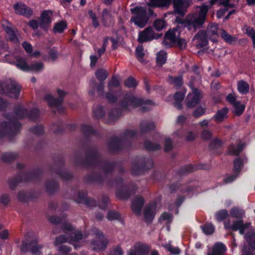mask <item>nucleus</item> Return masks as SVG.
I'll return each instance as SVG.
<instances>
[{
  "label": "nucleus",
  "mask_w": 255,
  "mask_h": 255,
  "mask_svg": "<svg viewBox=\"0 0 255 255\" xmlns=\"http://www.w3.org/2000/svg\"><path fill=\"white\" fill-rule=\"evenodd\" d=\"M228 112V110L226 108H224L219 111L214 116L215 120L218 122H222L224 119L227 117Z\"/></svg>",
  "instance_id": "bb28decb"
},
{
  "label": "nucleus",
  "mask_w": 255,
  "mask_h": 255,
  "mask_svg": "<svg viewBox=\"0 0 255 255\" xmlns=\"http://www.w3.org/2000/svg\"><path fill=\"white\" fill-rule=\"evenodd\" d=\"M13 157L11 153H4L2 156V159L5 162L10 161Z\"/></svg>",
  "instance_id": "13d9d810"
},
{
  "label": "nucleus",
  "mask_w": 255,
  "mask_h": 255,
  "mask_svg": "<svg viewBox=\"0 0 255 255\" xmlns=\"http://www.w3.org/2000/svg\"><path fill=\"white\" fill-rule=\"evenodd\" d=\"M179 37L180 31L178 28L170 29L165 33L162 41V44L165 47H172Z\"/></svg>",
  "instance_id": "39448f33"
},
{
  "label": "nucleus",
  "mask_w": 255,
  "mask_h": 255,
  "mask_svg": "<svg viewBox=\"0 0 255 255\" xmlns=\"http://www.w3.org/2000/svg\"><path fill=\"white\" fill-rule=\"evenodd\" d=\"M175 10L181 13L187 6V0H172Z\"/></svg>",
  "instance_id": "412c9836"
},
{
  "label": "nucleus",
  "mask_w": 255,
  "mask_h": 255,
  "mask_svg": "<svg viewBox=\"0 0 255 255\" xmlns=\"http://www.w3.org/2000/svg\"><path fill=\"white\" fill-rule=\"evenodd\" d=\"M5 31L7 33V36L9 39L13 43H16L18 41V33L15 32L11 28L6 27Z\"/></svg>",
  "instance_id": "b1692460"
},
{
  "label": "nucleus",
  "mask_w": 255,
  "mask_h": 255,
  "mask_svg": "<svg viewBox=\"0 0 255 255\" xmlns=\"http://www.w3.org/2000/svg\"><path fill=\"white\" fill-rule=\"evenodd\" d=\"M102 20L105 25H109L113 22V18L110 11L107 9L103 11Z\"/></svg>",
  "instance_id": "a878e982"
},
{
  "label": "nucleus",
  "mask_w": 255,
  "mask_h": 255,
  "mask_svg": "<svg viewBox=\"0 0 255 255\" xmlns=\"http://www.w3.org/2000/svg\"><path fill=\"white\" fill-rule=\"evenodd\" d=\"M172 82L175 86H180L182 84V80L180 77L173 78Z\"/></svg>",
  "instance_id": "052dcab7"
},
{
  "label": "nucleus",
  "mask_w": 255,
  "mask_h": 255,
  "mask_svg": "<svg viewBox=\"0 0 255 255\" xmlns=\"http://www.w3.org/2000/svg\"><path fill=\"white\" fill-rule=\"evenodd\" d=\"M18 126L19 124L12 120H10L8 124L5 122L1 123L0 124V136L6 133L9 129H12Z\"/></svg>",
  "instance_id": "dca6fc26"
},
{
  "label": "nucleus",
  "mask_w": 255,
  "mask_h": 255,
  "mask_svg": "<svg viewBox=\"0 0 255 255\" xmlns=\"http://www.w3.org/2000/svg\"><path fill=\"white\" fill-rule=\"evenodd\" d=\"M225 227L227 229H232L234 230H239L240 233L241 234H243L245 229L247 227V225H244L242 221H239L235 222L232 226H230L227 223H225Z\"/></svg>",
  "instance_id": "a211bd4d"
},
{
  "label": "nucleus",
  "mask_w": 255,
  "mask_h": 255,
  "mask_svg": "<svg viewBox=\"0 0 255 255\" xmlns=\"http://www.w3.org/2000/svg\"><path fill=\"white\" fill-rule=\"evenodd\" d=\"M166 250L170 252L171 254L177 255L180 253V250L177 247H172L170 244H167L164 246Z\"/></svg>",
  "instance_id": "49530a36"
},
{
  "label": "nucleus",
  "mask_w": 255,
  "mask_h": 255,
  "mask_svg": "<svg viewBox=\"0 0 255 255\" xmlns=\"http://www.w3.org/2000/svg\"><path fill=\"white\" fill-rule=\"evenodd\" d=\"M228 215L227 210H222L216 213V217L218 221H221L225 219Z\"/></svg>",
  "instance_id": "ea45409f"
},
{
  "label": "nucleus",
  "mask_w": 255,
  "mask_h": 255,
  "mask_svg": "<svg viewBox=\"0 0 255 255\" xmlns=\"http://www.w3.org/2000/svg\"><path fill=\"white\" fill-rule=\"evenodd\" d=\"M77 196L75 198V200L77 202H81L85 198V194L82 192H78Z\"/></svg>",
  "instance_id": "0e129e2a"
},
{
  "label": "nucleus",
  "mask_w": 255,
  "mask_h": 255,
  "mask_svg": "<svg viewBox=\"0 0 255 255\" xmlns=\"http://www.w3.org/2000/svg\"><path fill=\"white\" fill-rule=\"evenodd\" d=\"M167 59L166 53L163 50H161L157 53L156 55V61L158 64L163 65L165 63Z\"/></svg>",
  "instance_id": "2f4dec72"
},
{
  "label": "nucleus",
  "mask_w": 255,
  "mask_h": 255,
  "mask_svg": "<svg viewBox=\"0 0 255 255\" xmlns=\"http://www.w3.org/2000/svg\"><path fill=\"white\" fill-rule=\"evenodd\" d=\"M155 214V206L152 204L146 206L144 211V217L146 222H150L154 218Z\"/></svg>",
  "instance_id": "2eb2a0df"
},
{
  "label": "nucleus",
  "mask_w": 255,
  "mask_h": 255,
  "mask_svg": "<svg viewBox=\"0 0 255 255\" xmlns=\"http://www.w3.org/2000/svg\"><path fill=\"white\" fill-rule=\"evenodd\" d=\"M227 100L232 104L235 110L234 113L238 115H241L245 110V106L241 104L240 102L237 101V98L235 94H230L226 98Z\"/></svg>",
  "instance_id": "1a4fd4ad"
},
{
  "label": "nucleus",
  "mask_w": 255,
  "mask_h": 255,
  "mask_svg": "<svg viewBox=\"0 0 255 255\" xmlns=\"http://www.w3.org/2000/svg\"><path fill=\"white\" fill-rule=\"evenodd\" d=\"M40 21H37L36 20H31L29 22V25L33 29H36L39 26Z\"/></svg>",
  "instance_id": "e2e57ef3"
},
{
  "label": "nucleus",
  "mask_w": 255,
  "mask_h": 255,
  "mask_svg": "<svg viewBox=\"0 0 255 255\" xmlns=\"http://www.w3.org/2000/svg\"><path fill=\"white\" fill-rule=\"evenodd\" d=\"M243 144L240 143L237 145H231L228 149V152L230 154L238 155L243 149Z\"/></svg>",
  "instance_id": "cd10ccee"
},
{
  "label": "nucleus",
  "mask_w": 255,
  "mask_h": 255,
  "mask_svg": "<svg viewBox=\"0 0 255 255\" xmlns=\"http://www.w3.org/2000/svg\"><path fill=\"white\" fill-rule=\"evenodd\" d=\"M147 250L144 248L138 250H130L128 255H146Z\"/></svg>",
  "instance_id": "4c0bfd02"
},
{
  "label": "nucleus",
  "mask_w": 255,
  "mask_h": 255,
  "mask_svg": "<svg viewBox=\"0 0 255 255\" xmlns=\"http://www.w3.org/2000/svg\"><path fill=\"white\" fill-rule=\"evenodd\" d=\"M218 30L217 25L212 23L207 28V32H206V35L210 37L211 40L215 41V38L218 37Z\"/></svg>",
  "instance_id": "f3484780"
},
{
  "label": "nucleus",
  "mask_w": 255,
  "mask_h": 255,
  "mask_svg": "<svg viewBox=\"0 0 255 255\" xmlns=\"http://www.w3.org/2000/svg\"><path fill=\"white\" fill-rule=\"evenodd\" d=\"M21 89L20 86L15 83H11L9 87V92H8L9 94V96L12 98H16L20 92Z\"/></svg>",
  "instance_id": "4be33fe9"
},
{
  "label": "nucleus",
  "mask_w": 255,
  "mask_h": 255,
  "mask_svg": "<svg viewBox=\"0 0 255 255\" xmlns=\"http://www.w3.org/2000/svg\"><path fill=\"white\" fill-rule=\"evenodd\" d=\"M196 134L192 131H188L186 135V139L188 141H191L195 138Z\"/></svg>",
  "instance_id": "680f3d73"
},
{
  "label": "nucleus",
  "mask_w": 255,
  "mask_h": 255,
  "mask_svg": "<svg viewBox=\"0 0 255 255\" xmlns=\"http://www.w3.org/2000/svg\"><path fill=\"white\" fill-rule=\"evenodd\" d=\"M67 27V23L64 21H59L55 24L53 30L54 33H61Z\"/></svg>",
  "instance_id": "c85d7f7f"
},
{
  "label": "nucleus",
  "mask_w": 255,
  "mask_h": 255,
  "mask_svg": "<svg viewBox=\"0 0 255 255\" xmlns=\"http://www.w3.org/2000/svg\"><path fill=\"white\" fill-rule=\"evenodd\" d=\"M231 216L235 218H241L244 214L242 210L238 208H234L232 209L230 212Z\"/></svg>",
  "instance_id": "a18cd8bd"
},
{
  "label": "nucleus",
  "mask_w": 255,
  "mask_h": 255,
  "mask_svg": "<svg viewBox=\"0 0 255 255\" xmlns=\"http://www.w3.org/2000/svg\"><path fill=\"white\" fill-rule=\"evenodd\" d=\"M226 251V248L222 243H217L214 247L213 251L208 253V255H223Z\"/></svg>",
  "instance_id": "6ab92c4d"
},
{
  "label": "nucleus",
  "mask_w": 255,
  "mask_h": 255,
  "mask_svg": "<svg viewBox=\"0 0 255 255\" xmlns=\"http://www.w3.org/2000/svg\"><path fill=\"white\" fill-rule=\"evenodd\" d=\"M208 10L206 5L199 7L198 12L187 16L184 21V26L189 30H195L200 27L205 21Z\"/></svg>",
  "instance_id": "f03ea898"
},
{
  "label": "nucleus",
  "mask_w": 255,
  "mask_h": 255,
  "mask_svg": "<svg viewBox=\"0 0 255 255\" xmlns=\"http://www.w3.org/2000/svg\"><path fill=\"white\" fill-rule=\"evenodd\" d=\"M53 13L50 10H46L42 12L40 19V27L47 30L52 21Z\"/></svg>",
  "instance_id": "9d476101"
},
{
  "label": "nucleus",
  "mask_w": 255,
  "mask_h": 255,
  "mask_svg": "<svg viewBox=\"0 0 255 255\" xmlns=\"http://www.w3.org/2000/svg\"><path fill=\"white\" fill-rule=\"evenodd\" d=\"M206 108L204 106H200L193 112V116L196 118H199L205 113Z\"/></svg>",
  "instance_id": "c9c22d12"
},
{
  "label": "nucleus",
  "mask_w": 255,
  "mask_h": 255,
  "mask_svg": "<svg viewBox=\"0 0 255 255\" xmlns=\"http://www.w3.org/2000/svg\"><path fill=\"white\" fill-rule=\"evenodd\" d=\"M201 136L203 139L208 140L211 137V133L208 130H204L202 132Z\"/></svg>",
  "instance_id": "6e6d98bb"
},
{
  "label": "nucleus",
  "mask_w": 255,
  "mask_h": 255,
  "mask_svg": "<svg viewBox=\"0 0 255 255\" xmlns=\"http://www.w3.org/2000/svg\"><path fill=\"white\" fill-rule=\"evenodd\" d=\"M154 32L150 27L145 29L139 32L138 40L140 42H145L154 38Z\"/></svg>",
  "instance_id": "f8f14e48"
},
{
  "label": "nucleus",
  "mask_w": 255,
  "mask_h": 255,
  "mask_svg": "<svg viewBox=\"0 0 255 255\" xmlns=\"http://www.w3.org/2000/svg\"><path fill=\"white\" fill-rule=\"evenodd\" d=\"M143 104V101L132 95L126 97L122 103V108L128 110Z\"/></svg>",
  "instance_id": "423d86ee"
},
{
  "label": "nucleus",
  "mask_w": 255,
  "mask_h": 255,
  "mask_svg": "<svg viewBox=\"0 0 255 255\" xmlns=\"http://www.w3.org/2000/svg\"><path fill=\"white\" fill-rule=\"evenodd\" d=\"M96 76L100 81H104L107 78L108 73L104 69H99L96 72Z\"/></svg>",
  "instance_id": "e433bc0d"
},
{
  "label": "nucleus",
  "mask_w": 255,
  "mask_h": 255,
  "mask_svg": "<svg viewBox=\"0 0 255 255\" xmlns=\"http://www.w3.org/2000/svg\"><path fill=\"white\" fill-rule=\"evenodd\" d=\"M165 150L169 151L172 148V144L171 139L169 138H166L165 141Z\"/></svg>",
  "instance_id": "5fc2aeb1"
},
{
  "label": "nucleus",
  "mask_w": 255,
  "mask_h": 255,
  "mask_svg": "<svg viewBox=\"0 0 255 255\" xmlns=\"http://www.w3.org/2000/svg\"><path fill=\"white\" fill-rule=\"evenodd\" d=\"M31 251L33 254H37L40 253L42 246L37 245L35 242H32L30 244Z\"/></svg>",
  "instance_id": "37998d69"
},
{
  "label": "nucleus",
  "mask_w": 255,
  "mask_h": 255,
  "mask_svg": "<svg viewBox=\"0 0 255 255\" xmlns=\"http://www.w3.org/2000/svg\"><path fill=\"white\" fill-rule=\"evenodd\" d=\"M22 45L23 47L27 53H31L32 51V47L31 45L26 42H24L23 43Z\"/></svg>",
  "instance_id": "774afa93"
},
{
  "label": "nucleus",
  "mask_w": 255,
  "mask_h": 255,
  "mask_svg": "<svg viewBox=\"0 0 255 255\" xmlns=\"http://www.w3.org/2000/svg\"><path fill=\"white\" fill-rule=\"evenodd\" d=\"M227 7H225L223 9H220L217 11V16L218 18H221L227 11Z\"/></svg>",
  "instance_id": "69168bd1"
},
{
  "label": "nucleus",
  "mask_w": 255,
  "mask_h": 255,
  "mask_svg": "<svg viewBox=\"0 0 255 255\" xmlns=\"http://www.w3.org/2000/svg\"><path fill=\"white\" fill-rule=\"evenodd\" d=\"M59 98H55L51 94H47L44 97L45 101L47 103L49 107L53 111L58 110L62 103V98L65 96L66 93L60 89L57 90Z\"/></svg>",
  "instance_id": "20e7f679"
},
{
  "label": "nucleus",
  "mask_w": 255,
  "mask_h": 255,
  "mask_svg": "<svg viewBox=\"0 0 255 255\" xmlns=\"http://www.w3.org/2000/svg\"><path fill=\"white\" fill-rule=\"evenodd\" d=\"M172 217L171 214L164 213L160 217V221L163 223H169L172 221Z\"/></svg>",
  "instance_id": "a19ab883"
},
{
  "label": "nucleus",
  "mask_w": 255,
  "mask_h": 255,
  "mask_svg": "<svg viewBox=\"0 0 255 255\" xmlns=\"http://www.w3.org/2000/svg\"><path fill=\"white\" fill-rule=\"evenodd\" d=\"M15 13L25 16H28L32 14V10L22 3L15 4L14 5Z\"/></svg>",
  "instance_id": "4468645a"
},
{
  "label": "nucleus",
  "mask_w": 255,
  "mask_h": 255,
  "mask_svg": "<svg viewBox=\"0 0 255 255\" xmlns=\"http://www.w3.org/2000/svg\"><path fill=\"white\" fill-rule=\"evenodd\" d=\"M89 13L90 17L92 19V23L93 25L95 27H97L99 25V23L97 20L95 14L92 11H90Z\"/></svg>",
  "instance_id": "bf43d9fd"
},
{
  "label": "nucleus",
  "mask_w": 255,
  "mask_h": 255,
  "mask_svg": "<svg viewBox=\"0 0 255 255\" xmlns=\"http://www.w3.org/2000/svg\"><path fill=\"white\" fill-rule=\"evenodd\" d=\"M171 0H146L147 4L150 6L163 7L168 5Z\"/></svg>",
  "instance_id": "aec40b11"
},
{
  "label": "nucleus",
  "mask_w": 255,
  "mask_h": 255,
  "mask_svg": "<svg viewBox=\"0 0 255 255\" xmlns=\"http://www.w3.org/2000/svg\"><path fill=\"white\" fill-rule=\"evenodd\" d=\"M246 159L243 160L241 158H238L234 161V171L235 172H239L241 167H242L243 163L245 162Z\"/></svg>",
  "instance_id": "c03bdc74"
},
{
  "label": "nucleus",
  "mask_w": 255,
  "mask_h": 255,
  "mask_svg": "<svg viewBox=\"0 0 255 255\" xmlns=\"http://www.w3.org/2000/svg\"><path fill=\"white\" fill-rule=\"evenodd\" d=\"M119 214L115 211H110L108 214V218L111 220L117 219L119 217Z\"/></svg>",
  "instance_id": "603ef678"
},
{
  "label": "nucleus",
  "mask_w": 255,
  "mask_h": 255,
  "mask_svg": "<svg viewBox=\"0 0 255 255\" xmlns=\"http://www.w3.org/2000/svg\"><path fill=\"white\" fill-rule=\"evenodd\" d=\"M94 114L97 118H102L104 115L103 108L101 107H98L95 110H94Z\"/></svg>",
  "instance_id": "09e8293b"
},
{
  "label": "nucleus",
  "mask_w": 255,
  "mask_h": 255,
  "mask_svg": "<svg viewBox=\"0 0 255 255\" xmlns=\"http://www.w3.org/2000/svg\"><path fill=\"white\" fill-rule=\"evenodd\" d=\"M173 46H175L181 49H184L186 47V41L185 39L179 37Z\"/></svg>",
  "instance_id": "de8ad7c7"
},
{
  "label": "nucleus",
  "mask_w": 255,
  "mask_h": 255,
  "mask_svg": "<svg viewBox=\"0 0 255 255\" xmlns=\"http://www.w3.org/2000/svg\"><path fill=\"white\" fill-rule=\"evenodd\" d=\"M153 26L156 30L160 31L165 28L166 24L164 20L158 19L154 21Z\"/></svg>",
  "instance_id": "72a5a7b5"
},
{
  "label": "nucleus",
  "mask_w": 255,
  "mask_h": 255,
  "mask_svg": "<svg viewBox=\"0 0 255 255\" xmlns=\"http://www.w3.org/2000/svg\"><path fill=\"white\" fill-rule=\"evenodd\" d=\"M185 94V91H181L176 92L173 97V99L174 100V104L175 106H176L178 108H181V105L180 104V102H181L184 99V96Z\"/></svg>",
  "instance_id": "393cba45"
},
{
  "label": "nucleus",
  "mask_w": 255,
  "mask_h": 255,
  "mask_svg": "<svg viewBox=\"0 0 255 255\" xmlns=\"http://www.w3.org/2000/svg\"><path fill=\"white\" fill-rule=\"evenodd\" d=\"M107 244V239L102 234L98 232L96 240L92 243L91 248L95 251H100L104 250L106 248Z\"/></svg>",
  "instance_id": "6e6552de"
},
{
  "label": "nucleus",
  "mask_w": 255,
  "mask_h": 255,
  "mask_svg": "<svg viewBox=\"0 0 255 255\" xmlns=\"http://www.w3.org/2000/svg\"><path fill=\"white\" fill-rule=\"evenodd\" d=\"M131 11L134 16L130 20L139 27H143L147 21L146 9L143 7H136Z\"/></svg>",
  "instance_id": "7ed1b4c3"
},
{
  "label": "nucleus",
  "mask_w": 255,
  "mask_h": 255,
  "mask_svg": "<svg viewBox=\"0 0 255 255\" xmlns=\"http://www.w3.org/2000/svg\"><path fill=\"white\" fill-rule=\"evenodd\" d=\"M58 57L57 52L54 50H51L49 52V58L52 60H54Z\"/></svg>",
  "instance_id": "338daca9"
},
{
  "label": "nucleus",
  "mask_w": 255,
  "mask_h": 255,
  "mask_svg": "<svg viewBox=\"0 0 255 255\" xmlns=\"http://www.w3.org/2000/svg\"><path fill=\"white\" fill-rule=\"evenodd\" d=\"M249 85L245 81L241 80L238 82L237 89L242 94H246L249 91Z\"/></svg>",
  "instance_id": "5701e85b"
},
{
  "label": "nucleus",
  "mask_w": 255,
  "mask_h": 255,
  "mask_svg": "<svg viewBox=\"0 0 255 255\" xmlns=\"http://www.w3.org/2000/svg\"><path fill=\"white\" fill-rule=\"evenodd\" d=\"M202 95L199 90L193 88L186 98V105L188 108L195 107L200 101Z\"/></svg>",
  "instance_id": "0eeeda50"
},
{
  "label": "nucleus",
  "mask_w": 255,
  "mask_h": 255,
  "mask_svg": "<svg viewBox=\"0 0 255 255\" xmlns=\"http://www.w3.org/2000/svg\"><path fill=\"white\" fill-rule=\"evenodd\" d=\"M144 202L143 198L140 196H137L133 199L131 204V208L135 214L140 215L141 208Z\"/></svg>",
  "instance_id": "ddd939ff"
},
{
  "label": "nucleus",
  "mask_w": 255,
  "mask_h": 255,
  "mask_svg": "<svg viewBox=\"0 0 255 255\" xmlns=\"http://www.w3.org/2000/svg\"><path fill=\"white\" fill-rule=\"evenodd\" d=\"M9 202V197L8 195L3 194L0 197V203L6 205Z\"/></svg>",
  "instance_id": "3c124183"
},
{
  "label": "nucleus",
  "mask_w": 255,
  "mask_h": 255,
  "mask_svg": "<svg viewBox=\"0 0 255 255\" xmlns=\"http://www.w3.org/2000/svg\"><path fill=\"white\" fill-rule=\"evenodd\" d=\"M125 85L128 88H134L137 85V82L132 77L128 78L125 82Z\"/></svg>",
  "instance_id": "79ce46f5"
},
{
  "label": "nucleus",
  "mask_w": 255,
  "mask_h": 255,
  "mask_svg": "<svg viewBox=\"0 0 255 255\" xmlns=\"http://www.w3.org/2000/svg\"><path fill=\"white\" fill-rule=\"evenodd\" d=\"M221 36L222 38L227 43L229 44H233L236 41L235 37L232 36L229 34L224 30H222L221 32Z\"/></svg>",
  "instance_id": "7c9ffc66"
},
{
  "label": "nucleus",
  "mask_w": 255,
  "mask_h": 255,
  "mask_svg": "<svg viewBox=\"0 0 255 255\" xmlns=\"http://www.w3.org/2000/svg\"><path fill=\"white\" fill-rule=\"evenodd\" d=\"M206 32L199 31L194 37L193 40L198 48L205 47L207 45V39Z\"/></svg>",
  "instance_id": "9b49d317"
},
{
  "label": "nucleus",
  "mask_w": 255,
  "mask_h": 255,
  "mask_svg": "<svg viewBox=\"0 0 255 255\" xmlns=\"http://www.w3.org/2000/svg\"><path fill=\"white\" fill-rule=\"evenodd\" d=\"M15 65L18 68L23 71H29V66L27 65L23 58L18 59L17 60Z\"/></svg>",
  "instance_id": "c756f323"
},
{
  "label": "nucleus",
  "mask_w": 255,
  "mask_h": 255,
  "mask_svg": "<svg viewBox=\"0 0 255 255\" xmlns=\"http://www.w3.org/2000/svg\"><path fill=\"white\" fill-rule=\"evenodd\" d=\"M246 34L250 36L252 39L255 36V31L253 28L251 27H247L246 28Z\"/></svg>",
  "instance_id": "4d7b16f0"
},
{
  "label": "nucleus",
  "mask_w": 255,
  "mask_h": 255,
  "mask_svg": "<svg viewBox=\"0 0 255 255\" xmlns=\"http://www.w3.org/2000/svg\"><path fill=\"white\" fill-rule=\"evenodd\" d=\"M119 84V80L116 77H113L109 84V87L111 89L113 87H117Z\"/></svg>",
  "instance_id": "864d4df0"
},
{
  "label": "nucleus",
  "mask_w": 255,
  "mask_h": 255,
  "mask_svg": "<svg viewBox=\"0 0 255 255\" xmlns=\"http://www.w3.org/2000/svg\"><path fill=\"white\" fill-rule=\"evenodd\" d=\"M201 228L203 232L207 235L212 234L215 231L214 226L212 224L209 223L201 226Z\"/></svg>",
  "instance_id": "473e14b6"
},
{
  "label": "nucleus",
  "mask_w": 255,
  "mask_h": 255,
  "mask_svg": "<svg viewBox=\"0 0 255 255\" xmlns=\"http://www.w3.org/2000/svg\"><path fill=\"white\" fill-rule=\"evenodd\" d=\"M17 198L19 201L25 202L27 201L28 196L25 192L20 191L18 194Z\"/></svg>",
  "instance_id": "8fccbe9b"
},
{
  "label": "nucleus",
  "mask_w": 255,
  "mask_h": 255,
  "mask_svg": "<svg viewBox=\"0 0 255 255\" xmlns=\"http://www.w3.org/2000/svg\"><path fill=\"white\" fill-rule=\"evenodd\" d=\"M135 54L136 57L139 60V61L142 62V58L144 55L142 45H139L136 47Z\"/></svg>",
  "instance_id": "58836bf2"
},
{
  "label": "nucleus",
  "mask_w": 255,
  "mask_h": 255,
  "mask_svg": "<svg viewBox=\"0 0 255 255\" xmlns=\"http://www.w3.org/2000/svg\"><path fill=\"white\" fill-rule=\"evenodd\" d=\"M65 230L66 231V234L57 237L54 243V246L62 255H65L70 251V249L63 245V243L69 242L77 248L82 245L81 241L83 238L81 232L73 230L70 224L67 225Z\"/></svg>",
  "instance_id": "f257e3e1"
},
{
  "label": "nucleus",
  "mask_w": 255,
  "mask_h": 255,
  "mask_svg": "<svg viewBox=\"0 0 255 255\" xmlns=\"http://www.w3.org/2000/svg\"><path fill=\"white\" fill-rule=\"evenodd\" d=\"M43 64L41 62L35 63L29 66V71L40 72L43 69Z\"/></svg>",
  "instance_id": "f704fd0d"
}]
</instances>
